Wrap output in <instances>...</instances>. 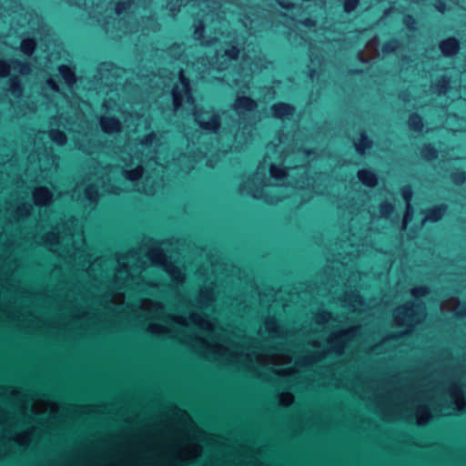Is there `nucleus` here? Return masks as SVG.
<instances>
[{
  "label": "nucleus",
  "mask_w": 466,
  "mask_h": 466,
  "mask_svg": "<svg viewBox=\"0 0 466 466\" xmlns=\"http://www.w3.org/2000/svg\"><path fill=\"white\" fill-rule=\"evenodd\" d=\"M141 309L145 318L160 319L165 323H150L147 329L148 333L160 338H177L174 325L183 329L193 325L208 332L207 338L194 333L179 338L183 343L209 360L243 368L259 377L263 376L262 370L265 369L288 378L289 382L299 381L302 375L297 368L278 369L277 366L294 360L297 366L309 367L329 353L336 354V332L327 339L328 351L322 348L319 338L312 337L333 319L331 313L325 310L317 312L312 322L298 329H289L280 325L274 316L268 315L258 331L262 340L258 341L247 336L240 327L230 324L224 327L217 319L198 312H192L188 317L166 314L163 304L151 299H143Z\"/></svg>",
  "instance_id": "nucleus-1"
},
{
  "label": "nucleus",
  "mask_w": 466,
  "mask_h": 466,
  "mask_svg": "<svg viewBox=\"0 0 466 466\" xmlns=\"http://www.w3.org/2000/svg\"><path fill=\"white\" fill-rule=\"evenodd\" d=\"M7 228L0 234V271L5 275L6 282L16 281L15 271L20 265L17 253L20 248H25L21 241L22 237L28 245L39 240L36 235L27 236L22 231L19 236H8ZM40 240L72 268L86 270L84 274L90 279L89 287L86 291H82L79 287L75 288L77 296L86 302L91 299L92 303H97L109 310L124 304L127 288L147 292L157 286L156 283L146 281L142 275L148 261L162 268L176 284L185 281L183 270L168 259L160 247H152L147 251L142 247L134 248L114 258L101 257L89 263L82 226L76 218L57 224L52 231L42 236Z\"/></svg>",
  "instance_id": "nucleus-2"
},
{
  "label": "nucleus",
  "mask_w": 466,
  "mask_h": 466,
  "mask_svg": "<svg viewBox=\"0 0 466 466\" xmlns=\"http://www.w3.org/2000/svg\"><path fill=\"white\" fill-rule=\"evenodd\" d=\"M312 380L346 389L378 408L389 409L390 420L416 417L417 423L423 425L431 418V407L443 416L466 409L461 380L450 377L420 379L390 388L346 371L344 366L334 363L321 370L319 378Z\"/></svg>",
  "instance_id": "nucleus-3"
},
{
  "label": "nucleus",
  "mask_w": 466,
  "mask_h": 466,
  "mask_svg": "<svg viewBox=\"0 0 466 466\" xmlns=\"http://www.w3.org/2000/svg\"><path fill=\"white\" fill-rule=\"evenodd\" d=\"M92 175L95 179L89 177L88 183L84 189V200L87 202L86 207L94 208L98 202L100 196V189L103 191L119 195L121 192L127 190L126 187L113 185L110 181L112 178L120 176L121 179L130 182L134 187L138 184V181L144 176V167L138 158H130L128 162H125L122 167L117 166H101L99 163L94 167Z\"/></svg>",
  "instance_id": "nucleus-4"
},
{
  "label": "nucleus",
  "mask_w": 466,
  "mask_h": 466,
  "mask_svg": "<svg viewBox=\"0 0 466 466\" xmlns=\"http://www.w3.org/2000/svg\"><path fill=\"white\" fill-rule=\"evenodd\" d=\"M17 159L12 150L5 145H0V186L3 189L10 183L15 190L5 201L4 217L8 224L19 222L26 218L33 210V205L24 199L28 195L25 188V181L16 167Z\"/></svg>",
  "instance_id": "nucleus-5"
},
{
  "label": "nucleus",
  "mask_w": 466,
  "mask_h": 466,
  "mask_svg": "<svg viewBox=\"0 0 466 466\" xmlns=\"http://www.w3.org/2000/svg\"><path fill=\"white\" fill-rule=\"evenodd\" d=\"M172 98L174 110L177 111L180 107L185 106L193 111L195 121L202 129L215 133L220 127V118L217 113L195 106L190 81L184 76L183 70L179 71L178 81L172 88Z\"/></svg>",
  "instance_id": "nucleus-6"
},
{
  "label": "nucleus",
  "mask_w": 466,
  "mask_h": 466,
  "mask_svg": "<svg viewBox=\"0 0 466 466\" xmlns=\"http://www.w3.org/2000/svg\"><path fill=\"white\" fill-rule=\"evenodd\" d=\"M425 307L421 303L407 302L397 308L394 311V319L396 324L398 326L407 327L408 329L404 332L387 336L380 343L371 347L370 352L371 354L379 355L381 353L382 350H386L390 347L396 348L397 340L404 334L408 333L409 329L421 322L425 319Z\"/></svg>",
  "instance_id": "nucleus-7"
},
{
  "label": "nucleus",
  "mask_w": 466,
  "mask_h": 466,
  "mask_svg": "<svg viewBox=\"0 0 466 466\" xmlns=\"http://www.w3.org/2000/svg\"><path fill=\"white\" fill-rule=\"evenodd\" d=\"M270 177H266L265 167H258L256 173L245 179L238 187L241 195L251 196L254 198H261L264 196V187L271 186L270 179L276 181L283 179L287 176L286 167H279L276 163L269 162Z\"/></svg>",
  "instance_id": "nucleus-8"
},
{
  "label": "nucleus",
  "mask_w": 466,
  "mask_h": 466,
  "mask_svg": "<svg viewBox=\"0 0 466 466\" xmlns=\"http://www.w3.org/2000/svg\"><path fill=\"white\" fill-rule=\"evenodd\" d=\"M220 268L221 265L218 264H213L211 266V276L207 278L205 283L200 288L195 304L186 297H182L181 300L188 303L189 307L194 306L199 309H204L211 306L218 298V292H216V288L219 281V277L217 276V273Z\"/></svg>",
  "instance_id": "nucleus-9"
},
{
  "label": "nucleus",
  "mask_w": 466,
  "mask_h": 466,
  "mask_svg": "<svg viewBox=\"0 0 466 466\" xmlns=\"http://www.w3.org/2000/svg\"><path fill=\"white\" fill-rule=\"evenodd\" d=\"M240 54V49L237 44L225 43L216 51L213 66L218 70L227 69L232 62L237 61Z\"/></svg>",
  "instance_id": "nucleus-10"
},
{
  "label": "nucleus",
  "mask_w": 466,
  "mask_h": 466,
  "mask_svg": "<svg viewBox=\"0 0 466 466\" xmlns=\"http://www.w3.org/2000/svg\"><path fill=\"white\" fill-rule=\"evenodd\" d=\"M257 107V101L246 96H237L232 106L233 110L240 116L254 111Z\"/></svg>",
  "instance_id": "nucleus-11"
},
{
  "label": "nucleus",
  "mask_w": 466,
  "mask_h": 466,
  "mask_svg": "<svg viewBox=\"0 0 466 466\" xmlns=\"http://www.w3.org/2000/svg\"><path fill=\"white\" fill-rule=\"evenodd\" d=\"M33 200L37 207H48L52 204L54 195L46 187H35L32 191Z\"/></svg>",
  "instance_id": "nucleus-12"
},
{
  "label": "nucleus",
  "mask_w": 466,
  "mask_h": 466,
  "mask_svg": "<svg viewBox=\"0 0 466 466\" xmlns=\"http://www.w3.org/2000/svg\"><path fill=\"white\" fill-rule=\"evenodd\" d=\"M99 125L102 131L108 135L117 134L122 131L121 121L113 116H102L99 118Z\"/></svg>",
  "instance_id": "nucleus-13"
},
{
  "label": "nucleus",
  "mask_w": 466,
  "mask_h": 466,
  "mask_svg": "<svg viewBox=\"0 0 466 466\" xmlns=\"http://www.w3.org/2000/svg\"><path fill=\"white\" fill-rule=\"evenodd\" d=\"M342 303L352 311H361L365 309V302L356 291L345 292Z\"/></svg>",
  "instance_id": "nucleus-14"
},
{
  "label": "nucleus",
  "mask_w": 466,
  "mask_h": 466,
  "mask_svg": "<svg viewBox=\"0 0 466 466\" xmlns=\"http://www.w3.org/2000/svg\"><path fill=\"white\" fill-rule=\"evenodd\" d=\"M272 116L278 119L289 118L293 116L295 107L288 103H276L271 106Z\"/></svg>",
  "instance_id": "nucleus-15"
},
{
  "label": "nucleus",
  "mask_w": 466,
  "mask_h": 466,
  "mask_svg": "<svg viewBox=\"0 0 466 466\" xmlns=\"http://www.w3.org/2000/svg\"><path fill=\"white\" fill-rule=\"evenodd\" d=\"M59 75L69 89H72L77 82L76 70L67 65H60L57 68Z\"/></svg>",
  "instance_id": "nucleus-16"
},
{
  "label": "nucleus",
  "mask_w": 466,
  "mask_h": 466,
  "mask_svg": "<svg viewBox=\"0 0 466 466\" xmlns=\"http://www.w3.org/2000/svg\"><path fill=\"white\" fill-rule=\"evenodd\" d=\"M439 47L445 56H452L459 52L460 44L455 37H449L445 40H442L440 43Z\"/></svg>",
  "instance_id": "nucleus-17"
},
{
  "label": "nucleus",
  "mask_w": 466,
  "mask_h": 466,
  "mask_svg": "<svg viewBox=\"0 0 466 466\" xmlns=\"http://www.w3.org/2000/svg\"><path fill=\"white\" fill-rule=\"evenodd\" d=\"M441 308L443 310L452 311L457 316H466V304L461 303L458 299L441 303Z\"/></svg>",
  "instance_id": "nucleus-18"
},
{
  "label": "nucleus",
  "mask_w": 466,
  "mask_h": 466,
  "mask_svg": "<svg viewBox=\"0 0 466 466\" xmlns=\"http://www.w3.org/2000/svg\"><path fill=\"white\" fill-rule=\"evenodd\" d=\"M25 111H16L14 107L11 100L6 97V96L0 97V116L8 115L10 116H18L20 115H25Z\"/></svg>",
  "instance_id": "nucleus-19"
},
{
  "label": "nucleus",
  "mask_w": 466,
  "mask_h": 466,
  "mask_svg": "<svg viewBox=\"0 0 466 466\" xmlns=\"http://www.w3.org/2000/svg\"><path fill=\"white\" fill-rule=\"evenodd\" d=\"M228 308L230 309L231 312L237 315H243L247 305L242 298H228L224 302Z\"/></svg>",
  "instance_id": "nucleus-20"
},
{
  "label": "nucleus",
  "mask_w": 466,
  "mask_h": 466,
  "mask_svg": "<svg viewBox=\"0 0 466 466\" xmlns=\"http://www.w3.org/2000/svg\"><path fill=\"white\" fill-rule=\"evenodd\" d=\"M357 175L359 180L367 187H375L378 183L377 176L370 170L361 169Z\"/></svg>",
  "instance_id": "nucleus-21"
},
{
  "label": "nucleus",
  "mask_w": 466,
  "mask_h": 466,
  "mask_svg": "<svg viewBox=\"0 0 466 466\" xmlns=\"http://www.w3.org/2000/svg\"><path fill=\"white\" fill-rule=\"evenodd\" d=\"M446 209H447L446 205H441V206L434 207V208L427 210L424 221H431V222L439 221L444 215Z\"/></svg>",
  "instance_id": "nucleus-22"
},
{
  "label": "nucleus",
  "mask_w": 466,
  "mask_h": 466,
  "mask_svg": "<svg viewBox=\"0 0 466 466\" xmlns=\"http://www.w3.org/2000/svg\"><path fill=\"white\" fill-rule=\"evenodd\" d=\"M8 90L15 97H20L23 96L24 88L22 86V82H21L20 77L12 76L9 78Z\"/></svg>",
  "instance_id": "nucleus-23"
},
{
  "label": "nucleus",
  "mask_w": 466,
  "mask_h": 466,
  "mask_svg": "<svg viewBox=\"0 0 466 466\" xmlns=\"http://www.w3.org/2000/svg\"><path fill=\"white\" fill-rule=\"evenodd\" d=\"M32 436H33V430H28V431L15 433L14 436V440L20 446L26 448L30 445V442L32 441Z\"/></svg>",
  "instance_id": "nucleus-24"
},
{
  "label": "nucleus",
  "mask_w": 466,
  "mask_h": 466,
  "mask_svg": "<svg viewBox=\"0 0 466 466\" xmlns=\"http://www.w3.org/2000/svg\"><path fill=\"white\" fill-rule=\"evenodd\" d=\"M11 67L13 71L18 72L21 75L26 76L31 73V66L27 62H23L18 59L11 60Z\"/></svg>",
  "instance_id": "nucleus-25"
},
{
  "label": "nucleus",
  "mask_w": 466,
  "mask_h": 466,
  "mask_svg": "<svg viewBox=\"0 0 466 466\" xmlns=\"http://www.w3.org/2000/svg\"><path fill=\"white\" fill-rule=\"evenodd\" d=\"M36 48V41L34 38H25L20 45L21 52L27 56H31Z\"/></svg>",
  "instance_id": "nucleus-26"
},
{
  "label": "nucleus",
  "mask_w": 466,
  "mask_h": 466,
  "mask_svg": "<svg viewBox=\"0 0 466 466\" xmlns=\"http://www.w3.org/2000/svg\"><path fill=\"white\" fill-rule=\"evenodd\" d=\"M49 138L58 146H64L67 142V137L63 131L51 129L48 132Z\"/></svg>",
  "instance_id": "nucleus-27"
},
{
  "label": "nucleus",
  "mask_w": 466,
  "mask_h": 466,
  "mask_svg": "<svg viewBox=\"0 0 466 466\" xmlns=\"http://www.w3.org/2000/svg\"><path fill=\"white\" fill-rule=\"evenodd\" d=\"M355 147L358 153L363 154L366 149H369L372 146V141L368 138L365 133H360V137L358 142H355Z\"/></svg>",
  "instance_id": "nucleus-28"
},
{
  "label": "nucleus",
  "mask_w": 466,
  "mask_h": 466,
  "mask_svg": "<svg viewBox=\"0 0 466 466\" xmlns=\"http://www.w3.org/2000/svg\"><path fill=\"white\" fill-rule=\"evenodd\" d=\"M409 127L414 131H421L423 128L422 118L418 114H412L409 117Z\"/></svg>",
  "instance_id": "nucleus-29"
},
{
  "label": "nucleus",
  "mask_w": 466,
  "mask_h": 466,
  "mask_svg": "<svg viewBox=\"0 0 466 466\" xmlns=\"http://www.w3.org/2000/svg\"><path fill=\"white\" fill-rule=\"evenodd\" d=\"M450 88V78L448 76H441L435 85V89L438 95H445Z\"/></svg>",
  "instance_id": "nucleus-30"
},
{
  "label": "nucleus",
  "mask_w": 466,
  "mask_h": 466,
  "mask_svg": "<svg viewBox=\"0 0 466 466\" xmlns=\"http://www.w3.org/2000/svg\"><path fill=\"white\" fill-rule=\"evenodd\" d=\"M187 4V0H177L176 3H173L172 1L168 2L167 5V8L168 9L170 15L175 17L177 14L180 10V6L186 5Z\"/></svg>",
  "instance_id": "nucleus-31"
},
{
  "label": "nucleus",
  "mask_w": 466,
  "mask_h": 466,
  "mask_svg": "<svg viewBox=\"0 0 466 466\" xmlns=\"http://www.w3.org/2000/svg\"><path fill=\"white\" fill-rule=\"evenodd\" d=\"M140 144L144 147H153L158 144V137L157 133L151 132L146 135L140 141Z\"/></svg>",
  "instance_id": "nucleus-32"
},
{
  "label": "nucleus",
  "mask_w": 466,
  "mask_h": 466,
  "mask_svg": "<svg viewBox=\"0 0 466 466\" xmlns=\"http://www.w3.org/2000/svg\"><path fill=\"white\" fill-rule=\"evenodd\" d=\"M421 157L426 160H432L438 157V153L431 145H425L421 149Z\"/></svg>",
  "instance_id": "nucleus-33"
},
{
  "label": "nucleus",
  "mask_w": 466,
  "mask_h": 466,
  "mask_svg": "<svg viewBox=\"0 0 466 466\" xmlns=\"http://www.w3.org/2000/svg\"><path fill=\"white\" fill-rule=\"evenodd\" d=\"M134 5L133 0H125L120 1L116 5V14L120 15L126 13L127 10L131 8V6Z\"/></svg>",
  "instance_id": "nucleus-34"
},
{
  "label": "nucleus",
  "mask_w": 466,
  "mask_h": 466,
  "mask_svg": "<svg viewBox=\"0 0 466 466\" xmlns=\"http://www.w3.org/2000/svg\"><path fill=\"white\" fill-rule=\"evenodd\" d=\"M47 88L52 90L53 92L61 93L60 86L57 81L52 77H49L46 80V85L42 87V92H46Z\"/></svg>",
  "instance_id": "nucleus-35"
},
{
  "label": "nucleus",
  "mask_w": 466,
  "mask_h": 466,
  "mask_svg": "<svg viewBox=\"0 0 466 466\" xmlns=\"http://www.w3.org/2000/svg\"><path fill=\"white\" fill-rule=\"evenodd\" d=\"M394 210L392 204L389 202H382L380 205V213L381 217L389 218Z\"/></svg>",
  "instance_id": "nucleus-36"
},
{
  "label": "nucleus",
  "mask_w": 466,
  "mask_h": 466,
  "mask_svg": "<svg viewBox=\"0 0 466 466\" xmlns=\"http://www.w3.org/2000/svg\"><path fill=\"white\" fill-rule=\"evenodd\" d=\"M294 397L289 392H282L279 395V401L282 406L288 407L292 404Z\"/></svg>",
  "instance_id": "nucleus-37"
},
{
  "label": "nucleus",
  "mask_w": 466,
  "mask_h": 466,
  "mask_svg": "<svg viewBox=\"0 0 466 466\" xmlns=\"http://www.w3.org/2000/svg\"><path fill=\"white\" fill-rule=\"evenodd\" d=\"M359 4L360 0H344L343 10L345 13L350 14L358 7Z\"/></svg>",
  "instance_id": "nucleus-38"
},
{
  "label": "nucleus",
  "mask_w": 466,
  "mask_h": 466,
  "mask_svg": "<svg viewBox=\"0 0 466 466\" xmlns=\"http://www.w3.org/2000/svg\"><path fill=\"white\" fill-rule=\"evenodd\" d=\"M398 47L399 41L397 39H391L383 45L381 50L383 53H391L394 52Z\"/></svg>",
  "instance_id": "nucleus-39"
},
{
  "label": "nucleus",
  "mask_w": 466,
  "mask_h": 466,
  "mask_svg": "<svg viewBox=\"0 0 466 466\" xmlns=\"http://www.w3.org/2000/svg\"><path fill=\"white\" fill-rule=\"evenodd\" d=\"M413 216V208L410 205V203L406 204V211L404 214V218L402 220V228H406L408 223L412 219Z\"/></svg>",
  "instance_id": "nucleus-40"
},
{
  "label": "nucleus",
  "mask_w": 466,
  "mask_h": 466,
  "mask_svg": "<svg viewBox=\"0 0 466 466\" xmlns=\"http://www.w3.org/2000/svg\"><path fill=\"white\" fill-rule=\"evenodd\" d=\"M12 71L11 61L7 62L5 60H0V76L5 77Z\"/></svg>",
  "instance_id": "nucleus-41"
},
{
  "label": "nucleus",
  "mask_w": 466,
  "mask_h": 466,
  "mask_svg": "<svg viewBox=\"0 0 466 466\" xmlns=\"http://www.w3.org/2000/svg\"><path fill=\"white\" fill-rule=\"evenodd\" d=\"M430 290L427 287L420 286L410 289V294L415 298H420L429 294Z\"/></svg>",
  "instance_id": "nucleus-42"
},
{
  "label": "nucleus",
  "mask_w": 466,
  "mask_h": 466,
  "mask_svg": "<svg viewBox=\"0 0 466 466\" xmlns=\"http://www.w3.org/2000/svg\"><path fill=\"white\" fill-rule=\"evenodd\" d=\"M78 149L83 151L86 154L91 155L94 152L95 144L91 143L89 140L87 144L79 143L77 146Z\"/></svg>",
  "instance_id": "nucleus-43"
},
{
  "label": "nucleus",
  "mask_w": 466,
  "mask_h": 466,
  "mask_svg": "<svg viewBox=\"0 0 466 466\" xmlns=\"http://www.w3.org/2000/svg\"><path fill=\"white\" fill-rule=\"evenodd\" d=\"M401 196L406 201V204L410 203L412 198V189L410 186H405L401 188Z\"/></svg>",
  "instance_id": "nucleus-44"
},
{
  "label": "nucleus",
  "mask_w": 466,
  "mask_h": 466,
  "mask_svg": "<svg viewBox=\"0 0 466 466\" xmlns=\"http://www.w3.org/2000/svg\"><path fill=\"white\" fill-rule=\"evenodd\" d=\"M21 5L16 0H10V3L7 7H5L6 9V12L10 15L12 13H15L20 9Z\"/></svg>",
  "instance_id": "nucleus-45"
},
{
  "label": "nucleus",
  "mask_w": 466,
  "mask_h": 466,
  "mask_svg": "<svg viewBox=\"0 0 466 466\" xmlns=\"http://www.w3.org/2000/svg\"><path fill=\"white\" fill-rule=\"evenodd\" d=\"M204 33V25L202 22H198V24L196 25L195 31H194V38L197 40H201Z\"/></svg>",
  "instance_id": "nucleus-46"
},
{
  "label": "nucleus",
  "mask_w": 466,
  "mask_h": 466,
  "mask_svg": "<svg viewBox=\"0 0 466 466\" xmlns=\"http://www.w3.org/2000/svg\"><path fill=\"white\" fill-rule=\"evenodd\" d=\"M452 180L456 184H462L466 180V174L464 172H459L452 175Z\"/></svg>",
  "instance_id": "nucleus-47"
},
{
  "label": "nucleus",
  "mask_w": 466,
  "mask_h": 466,
  "mask_svg": "<svg viewBox=\"0 0 466 466\" xmlns=\"http://www.w3.org/2000/svg\"><path fill=\"white\" fill-rule=\"evenodd\" d=\"M79 299L78 297L76 296L75 294V289L72 290L70 293L66 294V300L72 303L73 307H76L77 306V300Z\"/></svg>",
  "instance_id": "nucleus-48"
},
{
  "label": "nucleus",
  "mask_w": 466,
  "mask_h": 466,
  "mask_svg": "<svg viewBox=\"0 0 466 466\" xmlns=\"http://www.w3.org/2000/svg\"><path fill=\"white\" fill-rule=\"evenodd\" d=\"M403 22L407 27H409L410 29H414L416 22L411 15H405Z\"/></svg>",
  "instance_id": "nucleus-49"
},
{
  "label": "nucleus",
  "mask_w": 466,
  "mask_h": 466,
  "mask_svg": "<svg viewBox=\"0 0 466 466\" xmlns=\"http://www.w3.org/2000/svg\"><path fill=\"white\" fill-rule=\"evenodd\" d=\"M112 68H113V65H111V64H102L98 69V75L100 76V78L103 79V77H104L103 75H104L105 71H110Z\"/></svg>",
  "instance_id": "nucleus-50"
},
{
  "label": "nucleus",
  "mask_w": 466,
  "mask_h": 466,
  "mask_svg": "<svg viewBox=\"0 0 466 466\" xmlns=\"http://www.w3.org/2000/svg\"><path fill=\"white\" fill-rule=\"evenodd\" d=\"M434 7L440 12V13H444L447 9V5L446 4L441 1V0H437L435 3H434Z\"/></svg>",
  "instance_id": "nucleus-51"
},
{
  "label": "nucleus",
  "mask_w": 466,
  "mask_h": 466,
  "mask_svg": "<svg viewBox=\"0 0 466 466\" xmlns=\"http://www.w3.org/2000/svg\"><path fill=\"white\" fill-rule=\"evenodd\" d=\"M301 25L307 26V27H313L316 25V21L311 18H305L300 21Z\"/></svg>",
  "instance_id": "nucleus-52"
},
{
  "label": "nucleus",
  "mask_w": 466,
  "mask_h": 466,
  "mask_svg": "<svg viewBox=\"0 0 466 466\" xmlns=\"http://www.w3.org/2000/svg\"><path fill=\"white\" fill-rule=\"evenodd\" d=\"M271 151L277 152V151H278V150H277V147H276V146L268 147V148H267V155H266V157H265V159H264V163H265V164H268V158H270V157H269V153H270Z\"/></svg>",
  "instance_id": "nucleus-53"
},
{
  "label": "nucleus",
  "mask_w": 466,
  "mask_h": 466,
  "mask_svg": "<svg viewBox=\"0 0 466 466\" xmlns=\"http://www.w3.org/2000/svg\"><path fill=\"white\" fill-rule=\"evenodd\" d=\"M208 268L200 267V268L197 270V274H198V276L205 277V276L208 274Z\"/></svg>",
  "instance_id": "nucleus-54"
},
{
  "label": "nucleus",
  "mask_w": 466,
  "mask_h": 466,
  "mask_svg": "<svg viewBox=\"0 0 466 466\" xmlns=\"http://www.w3.org/2000/svg\"><path fill=\"white\" fill-rule=\"evenodd\" d=\"M361 252H362V250L360 249L359 248H357L356 249H354L352 251L347 252V254L351 256V257H359V256H360Z\"/></svg>",
  "instance_id": "nucleus-55"
},
{
  "label": "nucleus",
  "mask_w": 466,
  "mask_h": 466,
  "mask_svg": "<svg viewBox=\"0 0 466 466\" xmlns=\"http://www.w3.org/2000/svg\"><path fill=\"white\" fill-rule=\"evenodd\" d=\"M142 191L147 194V195H152L154 194V188L153 187H149V188H143Z\"/></svg>",
  "instance_id": "nucleus-56"
},
{
  "label": "nucleus",
  "mask_w": 466,
  "mask_h": 466,
  "mask_svg": "<svg viewBox=\"0 0 466 466\" xmlns=\"http://www.w3.org/2000/svg\"><path fill=\"white\" fill-rule=\"evenodd\" d=\"M78 191H79V189H78V188H76V189L73 191V194H72V198H77V199H78V198H79V196H78Z\"/></svg>",
  "instance_id": "nucleus-57"
},
{
  "label": "nucleus",
  "mask_w": 466,
  "mask_h": 466,
  "mask_svg": "<svg viewBox=\"0 0 466 466\" xmlns=\"http://www.w3.org/2000/svg\"><path fill=\"white\" fill-rule=\"evenodd\" d=\"M57 160H58V157H55V156H52V162L53 164L56 166V167H57Z\"/></svg>",
  "instance_id": "nucleus-58"
},
{
  "label": "nucleus",
  "mask_w": 466,
  "mask_h": 466,
  "mask_svg": "<svg viewBox=\"0 0 466 466\" xmlns=\"http://www.w3.org/2000/svg\"><path fill=\"white\" fill-rule=\"evenodd\" d=\"M201 44H202V45H206V46H210V45H212V44H213V40L206 41V42L202 41V42H201Z\"/></svg>",
  "instance_id": "nucleus-59"
},
{
  "label": "nucleus",
  "mask_w": 466,
  "mask_h": 466,
  "mask_svg": "<svg viewBox=\"0 0 466 466\" xmlns=\"http://www.w3.org/2000/svg\"><path fill=\"white\" fill-rule=\"evenodd\" d=\"M133 30L131 28H126L124 30V33L127 34V33H131Z\"/></svg>",
  "instance_id": "nucleus-60"
},
{
  "label": "nucleus",
  "mask_w": 466,
  "mask_h": 466,
  "mask_svg": "<svg viewBox=\"0 0 466 466\" xmlns=\"http://www.w3.org/2000/svg\"><path fill=\"white\" fill-rule=\"evenodd\" d=\"M279 5L284 7V8H289V5H286V4H282V3H279Z\"/></svg>",
  "instance_id": "nucleus-61"
},
{
  "label": "nucleus",
  "mask_w": 466,
  "mask_h": 466,
  "mask_svg": "<svg viewBox=\"0 0 466 466\" xmlns=\"http://www.w3.org/2000/svg\"><path fill=\"white\" fill-rule=\"evenodd\" d=\"M314 75H315V70H310L309 76L311 78H313Z\"/></svg>",
  "instance_id": "nucleus-62"
},
{
  "label": "nucleus",
  "mask_w": 466,
  "mask_h": 466,
  "mask_svg": "<svg viewBox=\"0 0 466 466\" xmlns=\"http://www.w3.org/2000/svg\"><path fill=\"white\" fill-rule=\"evenodd\" d=\"M198 453H199L198 447H197L196 456H198Z\"/></svg>",
  "instance_id": "nucleus-63"
}]
</instances>
